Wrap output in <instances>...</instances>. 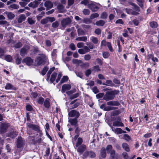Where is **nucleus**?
I'll return each instance as SVG.
<instances>
[{
    "mask_svg": "<svg viewBox=\"0 0 159 159\" xmlns=\"http://www.w3.org/2000/svg\"><path fill=\"white\" fill-rule=\"evenodd\" d=\"M39 3V2L37 0H35L34 1L30 2L28 4V6L30 7L35 8L38 6Z\"/></svg>",
    "mask_w": 159,
    "mask_h": 159,
    "instance_id": "9b49d317",
    "label": "nucleus"
},
{
    "mask_svg": "<svg viewBox=\"0 0 159 159\" xmlns=\"http://www.w3.org/2000/svg\"><path fill=\"white\" fill-rule=\"evenodd\" d=\"M111 128L113 131L117 134H125L126 133L125 131L122 130L120 128H116L113 129L112 127H111Z\"/></svg>",
    "mask_w": 159,
    "mask_h": 159,
    "instance_id": "f8f14e48",
    "label": "nucleus"
},
{
    "mask_svg": "<svg viewBox=\"0 0 159 159\" xmlns=\"http://www.w3.org/2000/svg\"><path fill=\"white\" fill-rule=\"evenodd\" d=\"M90 39L93 43L95 44H97L98 42V38L94 36H92L90 37Z\"/></svg>",
    "mask_w": 159,
    "mask_h": 159,
    "instance_id": "c9c22d12",
    "label": "nucleus"
},
{
    "mask_svg": "<svg viewBox=\"0 0 159 159\" xmlns=\"http://www.w3.org/2000/svg\"><path fill=\"white\" fill-rule=\"evenodd\" d=\"M72 61L74 64H80L82 63V61L80 60H78L76 59H73Z\"/></svg>",
    "mask_w": 159,
    "mask_h": 159,
    "instance_id": "5fc2aeb1",
    "label": "nucleus"
},
{
    "mask_svg": "<svg viewBox=\"0 0 159 159\" xmlns=\"http://www.w3.org/2000/svg\"><path fill=\"white\" fill-rule=\"evenodd\" d=\"M122 138L125 139L127 141H129L131 139V137L128 135L124 134L122 135Z\"/></svg>",
    "mask_w": 159,
    "mask_h": 159,
    "instance_id": "cd10ccee",
    "label": "nucleus"
},
{
    "mask_svg": "<svg viewBox=\"0 0 159 159\" xmlns=\"http://www.w3.org/2000/svg\"><path fill=\"white\" fill-rule=\"evenodd\" d=\"M105 23L104 21L102 20H100L97 21L95 23V24L98 26H103Z\"/></svg>",
    "mask_w": 159,
    "mask_h": 159,
    "instance_id": "5701e85b",
    "label": "nucleus"
},
{
    "mask_svg": "<svg viewBox=\"0 0 159 159\" xmlns=\"http://www.w3.org/2000/svg\"><path fill=\"white\" fill-rule=\"evenodd\" d=\"M87 39V38L86 36L79 37L76 38V40L77 41H83L86 42Z\"/></svg>",
    "mask_w": 159,
    "mask_h": 159,
    "instance_id": "a878e982",
    "label": "nucleus"
},
{
    "mask_svg": "<svg viewBox=\"0 0 159 159\" xmlns=\"http://www.w3.org/2000/svg\"><path fill=\"white\" fill-rule=\"evenodd\" d=\"M113 125L115 126H123L124 124L120 121H115L113 122Z\"/></svg>",
    "mask_w": 159,
    "mask_h": 159,
    "instance_id": "4be33fe9",
    "label": "nucleus"
},
{
    "mask_svg": "<svg viewBox=\"0 0 159 159\" xmlns=\"http://www.w3.org/2000/svg\"><path fill=\"white\" fill-rule=\"evenodd\" d=\"M49 99L47 98L44 101L43 106L46 108H48L50 106Z\"/></svg>",
    "mask_w": 159,
    "mask_h": 159,
    "instance_id": "6ab92c4d",
    "label": "nucleus"
},
{
    "mask_svg": "<svg viewBox=\"0 0 159 159\" xmlns=\"http://www.w3.org/2000/svg\"><path fill=\"white\" fill-rule=\"evenodd\" d=\"M5 89L7 90H16L15 87L10 83H8L5 86Z\"/></svg>",
    "mask_w": 159,
    "mask_h": 159,
    "instance_id": "aec40b11",
    "label": "nucleus"
},
{
    "mask_svg": "<svg viewBox=\"0 0 159 159\" xmlns=\"http://www.w3.org/2000/svg\"><path fill=\"white\" fill-rule=\"evenodd\" d=\"M28 127L29 128L30 130H33L39 133L40 136L42 135V133L40 130L39 127L38 126L30 124L28 125Z\"/></svg>",
    "mask_w": 159,
    "mask_h": 159,
    "instance_id": "7ed1b4c3",
    "label": "nucleus"
},
{
    "mask_svg": "<svg viewBox=\"0 0 159 159\" xmlns=\"http://www.w3.org/2000/svg\"><path fill=\"white\" fill-rule=\"evenodd\" d=\"M0 126V132L2 133H3L6 132L9 126V124L8 123L1 122Z\"/></svg>",
    "mask_w": 159,
    "mask_h": 159,
    "instance_id": "423d86ee",
    "label": "nucleus"
},
{
    "mask_svg": "<svg viewBox=\"0 0 159 159\" xmlns=\"http://www.w3.org/2000/svg\"><path fill=\"white\" fill-rule=\"evenodd\" d=\"M110 159H118L117 154H116V152L114 150H113L111 152V153H110Z\"/></svg>",
    "mask_w": 159,
    "mask_h": 159,
    "instance_id": "4468645a",
    "label": "nucleus"
},
{
    "mask_svg": "<svg viewBox=\"0 0 159 159\" xmlns=\"http://www.w3.org/2000/svg\"><path fill=\"white\" fill-rule=\"evenodd\" d=\"M107 17V14L105 12H102L101 15V18L102 19H106Z\"/></svg>",
    "mask_w": 159,
    "mask_h": 159,
    "instance_id": "13d9d810",
    "label": "nucleus"
},
{
    "mask_svg": "<svg viewBox=\"0 0 159 159\" xmlns=\"http://www.w3.org/2000/svg\"><path fill=\"white\" fill-rule=\"evenodd\" d=\"M148 57L149 59H151L154 62L158 61V59L157 57H154L153 55L152 54L148 55Z\"/></svg>",
    "mask_w": 159,
    "mask_h": 159,
    "instance_id": "c756f323",
    "label": "nucleus"
},
{
    "mask_svg": "<svg viewBox=\"0 0 159 159\" xmlns=\"http://www.w3.org/2000/svg\"><path fill=\"white\" fill-rule=\"evenodd\" d=\"M44 101V98L42 97H40L39 98L37 102L39 104L42 105L43 104Z\"/></svg>",
    "mask_w": 159,
    "mask_h": 159,
    "instance_id": "6e6d98bb",
    "label": "nucleus"
},
{
    "mask_svg": "<svg viewBox=\"0 0 159 159\" xmlns=\"http://www.w3.org/2000/svg\"><path fill=\"white\" fill-rule=\"evenodd\" d=\"M96 156L95 153L92 151H89V157L91 158H93L95 157Z\"/></svg>",
    "mask_w": 159,
    "mask_h": 159,
    "instance_id": "603ef678",
    "label": "nucleus"
},
{
    "mask_svg": "<svg viewBox=\"0 0 159 159\" xmlns=\"http://www.w3.org/2000/svg\"><path fill=\"white\" fill-rule=\"evenodd\" d=\"M119 91L114 90L107 91L103 96V99L106 101H108L114 99L115 95L118 94Z\"/></svg>",
    "mask_w": 159,
    "mask_h": 159,
    "instance_id": "f257e3e1",
    "label": "nucleus"
},
{
    "mask_svg": "<svg viewBox=\"0 0 159 159\" xmlns=\"http://www.w3.org/2000/svg\"><path fill=\"white\" fill-rule=\"evenodd\" d=\"M116 107L111 106H107L105 108V111H110L115 110L116 109Z\"/></svg>",
    "mask_w": 159,
    "mask_h": 159,
    "instance_id": "ea45409f",
    "label": "nucleus"
},
{
    "mask_svg": "<svg viewBox=\"0 0 159 159\" xmlns=\"http://www.w3.org/2000/svg\"><path fill=\"white\" fill-rule=\"evenodd\" d=\"M44 6L47 9H49L52 7L53 5L52 3L50 1H47L45 2Z\"/></svg>",
    "mask_w": 159,
    "mask_h": 159,
    "instance_id": "f3484780",
    "label": "nucleus"
},
{
    "mask_svg": "<svg viewBox=\"0 0 159 159\" xmlns=\"http://www.w3.org/2000/svg\"><path fill=\"white\" fill-rule=\"evenodd\" d=\"M80 116L79 111L75 110H73L70 111L68 113V116L70 117H75L77 119Z\"/></svg>",
    "mask_w": 159,
    "mask_h": 159,
    "instance_id": "39448f33",
    "label": "nucleus"
},
{
    "mask_svg": "<svg viewBox=\"0 0 159 159\" xmlns=\"http://www.w3.org/2000/svg\"><path fill=\"white\" fill-rule=\"evenodd\" d=\"M122 155L124 159H129V157L126 152H123L122 153Z\"/></svg>",
    "mask_w": 159,
    "mask_h": 159,
    "instance_id": "680f3d73",
    "label": "nucleus"
},
{
    "mask_svg": "<svg viewBox=\"0 0 159 159\" xmlns=\"http://www.w3.org/2000/svg\"><path fill=\"white\" fill-rule=\"evenodd\" d=\"M149 25L150 27L153 28H156L157 27V24L155 21H152L150 22Z\"/></svg>",
    "mask_w": 159,
    "mask_h": 159,
    "instance_id": "473e14b6",
    "label": "nucleus"
},
{
    "mask_svg": "<svg viewBox=\"0 0 159 159\" xmlns=\"http://www.w3.org/2000/svg\"><path fill=\"white\" fill-rule=\"evenodd\" d=\"M101 155L103 158H105L106 156V153L105 149L104 148H102L101 150Z\"/></svg>",
    "mask_w": 159,
    "mask_h": 159,
    "instance_id": "393cba45",
    "label": "nucleus"
},
{
    "mask_svg": "<svg viewBox=\"0 0 159 159\" xmlns=\"http://www.w3.org/2000/svg\"><path fill=\"white\" fill-rule=\"evenodd\" d=\"M56 53L57 51L55 49H53L51 55L52 57L53 60H55L56 59L57 56Z\"/></svg>",
    "mask_w": 159,
    "mask_h": 159,
    "instance_id": "58836bf2",
    "label": "nucleus"
},
{
    "mask_svg": "<svg viewBox=\"0 0 159 159\" xmlns=\"http://www.w3.org/2000/svg\"><path fill=\"white\" fill-rule=\"evenodd\" d=\"M31 95L32 97L35 98L38 96V94L36 92H32L31 93Z\"/></svg>",
    "mask_w": 159,
    "mask_h": 159,
    "instance_id": "e2e57ef3",
    "label": "nucleus"
},
{
    "mask_svg": "<svg viewBox=\"0 0 159 159\" xmlns=\"http://www.w3.org/2000/svg\"><path fill=\"white\" fill-rule=\"evenodd\" d=\"M59 25V22L57 21H56L52 23V26L53 28H57L58 27Z\"/></svg>",
    "mask_w": 159,
    "mask_h": 159,
    "instance_id": "a18cd8bd",
    "label": "nucleus"
},
{
    "mask_svg": "<svg viewBox=\"0 0 159 159\" xmlns=\"http://www.w3.org/2000/svg\"><path fill=\"white\" fill-rule=\"evenodd\" d=\"M84 58L85 61H89L91 58V56L89 54L85 55L84 56Z\"/></svg>",
    "mask_w": 159,
    "mask_h": 159,
    "instance_id": "8fccbe9b",
    "label": "nucleus"
},
{
    "mask_svg": "<svg viewBox=\"0 0 159 159\" xmlns=\"http://www.w3.org/2000/svg\"><path fill=\"white\" fill-rule=\"evenodd\" d=\"M0 25H3L5 26H7L9 25L10 24L6 20H0Z\"/></svg>",
    "mask_w": 159,
    "mask_h": 159,
    "instance_id": "de8ad7c7",
    "label": "nucleus"
},
{
    "mask_svg": "<svg viewBox=\"0 0 159 159\" xmlns=\"http://www.w3.org/2000/svg\"><path fill=\"white\" fill-rule=\"evenodd\" d=\"M77 119L75 118L69 120V121L72 125H75L77 123Z\"/></svg>",
    "mask_w": 159,
    "mask_h": 159,
    "instance_id": "7c9ffc66",
    "label": "nucleus"
},
{
    "mask_svg": "<svg viewBox=\"0 0 159 159\" xmlns=\"http://www.w3.org/2000/svg\"><path fill=\"white\" fill-rule=\"evenodd\" d=\"M19 5L16 4H13L11 5L9 7V9L12 8L14 9H17L19 8Z\"/></svg>",
    "mask_w": 159,
    "mask_h": 159,
    "instance_id": "37998d69",
    "label": "nucleus"
},
{
    "mask_svg": "<svg viewBox=\"0 0 159 159\" xmlns=\"http://www.w3.org/2000/svg\"><path fill=\"white\" fill-rule=\"evenodd\" d=\"M4 14H6L8 19L10 20L12 19L15 17V15L11 12L6 11L4 12Z\"/></svg>",
    "mask_w": 159,
    "mask_h": 159,
    "instance_id": "dca6fc26",
    "label": "nucleus"
},
{
    "mask_svg": "<svg viewBox=\"0 0 159 159\" xmlns=\"http://www.w3.org/2000/svg\"><path fill=\"white\" fill-rule=\"evenodd\" d=\"M99 16V14L97 13H93L90 15V18L91 19H93L95 18L98 17Z\"/></svg>",
    "mask_w": 159,
    "mask_h": 159,
    "instance_id": "49530a36",
    "label": "nucleus"
},
{
    "mask_svg": "<svg viewBox=\"0 0 159 159\" xmlns=\"http://www.w3.org/2000/svg\"><path fill=\"white\" fill-rule=\"evenodd\" d=\"M122 148L126 152H129L130 151L129 145L126 143H123L122 144Z\"/></svg>",
    "mask_w": 159,
    "mask_h": 159,
    "instance_id": "412c9836",
    "label": "nucleus"
},
{
    "mask_svg": "<svg viewBox=\"0 0 159 159\" xmlns=\"http://www.w3.org/2000/svg\"><path fill=\"white\" fill-rule=\"evenodd\" d=\"M109 54L108 52H104L102 53V56L104 58H107L109 56Z\"/></svg>",
    "mask_w": 159,
    "mask_h": 159,
    "instance_id": "4d7b16f0",
    "label": "nucleus"
},
{
    "mask_svg": "<svg viewBox=\"0 0 159 159\" xmlns=\"http://www.w3.org/2000/svg\"><path fill=\"white\" fill-rule=\"evenodd\" d=\"M104 94L102 93H100L96 95V97L97 98L99 99L103 97L104 96Z\"/></svg>",
    "mask_w": 159,
    "mask_h": 159,
    "instance_id": "0e129e2a",
    "label": "nucleus"
},
{
    "mask_svg": "<svg viewBox=\"0 0 159 159\" xmlns=\"http://www.w3.org/2000/svg\"><path fill=\"white\" fill-rule=\"evenodd\" d=\"M86 149V146L84 144H82L78 147L77 151L80 154H81Z\"/></svg>",
    "mask_w": 159,
    "mask_h": 159,
    "instance_id": "1a4fd4ad",
    "label": "nucleus"
},
{
    "mask_svg": "<svg viewBox=\"0 0 159 159\" xmlns=\"http://www.w3.org/2000/svg\"><path fill=\"white\" fill-rule=\"evenodd\" d=\"M57 74L56 72H53L51 75L50 81L52 83H53L55 80Z\"/></svg>",
    "mask_w": 159,
    "mask_h": 159,
    "instance_id": "c85d7f7f",
    "label": "nucleus"
},
{
    "mask_svg": "<svg viewBox=\"0 0 159 159\" xmlns=\"http://www.w3.org/2000/svg\"><path fill=\"white\" fill-rule=\"evenodd\" d=\"M48 22V17L43 19L41 20V23L42 24H44L47 23Z\"/></svg>",
    "mask_w": 159,
    "mask_h": 159,
    "instance_id": "052dcab7",
    "label": "nucleus"
},
{
    "mask_svg": "<svg viewBox=\"0 0 159 159\" xmlns=\"http://www.w3.org/2000/svg\"><path fill=\"white\" fill-rule=\"evenodd\" d=\"M23 61L28 66L32 65L33 63V59L29 57H27L24 58Z\"/></svg>",
    "mask_w": 159,
    "mask_h": 159,
    "instance_id": "9d476101",
    "label": "nucleus"
},
{
    "mask_svg": "<svg viewBox=\"0 0 159 159\" xmlns=\"http://www.w3.org/2000/svg\"><path fill=\"white\" fill-rule=\"evenodd\" d=\"M25 140L21 137H19L17 140V146L18 148H20L24 144Z\"/></svg>",
    "mask_w": 159,
    "mask_h": 159,
    "instance_id": "0eeeda50",
    "label": "nucleus"
},
{
    "mask_svg": "<svg viewBox=\"0 0 159 159\" xmlns=\"http://www.w3.org/2000/svg\"><path fill=\"white\" fill-rule=\"evenodd\" d=\"M47 58L44 54L41 55L38 57L35 60V62L38 65H44L45 64Z\"/></svg>",
    "mask_w": 159,
    "mask_h": 159,
    "instance_id": "f03ea898",
    "label": "nucleus"
},
{
    "mask_svg": "<svg viewBox=\"0 0 159 159\" xmlns=\"http://www.w3.org/2000/svg\"><path fill=\"white\" fill-rule=\"evenodd\" d=\"M112 147L111 145H108L106 147V150L107 152V153H111V152L113 150L112 149Z\"/></svg>",
    "mask_w": 159,
    "mask_h": 159,
    "instance_id": "e433bc0d",
    "label": "nucleus"
},
{
    "mask_svg": "<svg viewBox=\"0 0 159 159\" xmlns=\"http://www.w3.org/2000/svg\"><path fill=\"white\" fill-rule=\"evenodd\" d=\"M48 68L46 67H44L42 70V71H41V74L43 75H44L46 73V72H47V70H48Z\"/></svg>",
    "mask_w": 159,
    "mask_h": 159,
    "instance_id": "3c124183",
    "label": "nucleus"
},
{
    "mask_svg": "<svg viewBox=\"0 0 159 159\" xmlns=\"http://www.w3.org/2000/svg\"><path fill=\"white\" fill-rule=\"evenodd\" d=\"M22 46V44L21 42H19L16 43L15 45V47L16 48H19Z\"/></svg>",
    "mask_w": 159,
    "mask_h": 159,
    "instance_id": "774afa93",
    "label": "nucleus"
},
{
    "mask_svg": "<svg viewBox=\"0 0 159 159\" xmlns=\"http://www.w3.org/2000/svg\"><path fill=\"white\" fill-rule=\"evenodd\" d=\"M71 22L70 19L69 17L63 19L61 21V26L65 28L67 26L69 25Z\"/></svg>",
    "mask_w": 159,
    "mask_h": 159,
    "instance_id": "20e7f679",
    "label": "nucleus"
},
{
    "mask_svg": "<svg viewBox=\"0 0 159 159\" xmlns=\"http://www.w3.org/2000/svg\"><path fill=\"white\" fill-rule=\"evenodd\" d=\"M27 49L25 48H22L20 50V55L22 56H24L25 55V54L26 53V52L27 51Z\"/></svg>",
    "mask_w": 159,
    "mask_h": 159,
    "instance_id": "f704fd0d",
    "label": "nucleus"
},
{
    "mask_svg": "<svg viewBox=\"0 0 159 159\" xmlns=\"http://www.w3.org/2000/svg\"><path fill=\"white\" fill-rule=\"evenodd\" d=\"M75 74L76 75L82 78L83 77V74L81 72H78V71H76V72H75Z\"/></svg>",
    "mask_w": 159,
    "mask_h": 159,
    "instance_id": "338daca9",
    "label": "nucleus"
},
{
    "mask_svg": "<svg viewBox=\"0 0 159 159\" xmlns=\"http://www.w3.org/2000/svg\"><path fill=\"white\" fill-rule=\"evenodd\" d=\"M55 69V67H53L52 68H51L48 71L47 75V80L48 79H49L50 77V76L52 72Z\"/></svg>",
    "mask_w": 159,
    "mask_h": 159,
    "instance_id": "4c0bfd02",
    "label": "nucleus"
},
{
    "mask_svg": "<svg viewBox=\"0 0 159 159\" xmlns=\"http://www.w3.org/2000/svg\"><path fill=\"white\" fill-rule=\"evenodd\" d=\"M107 45L110 51L111 52H113V50L111 43L109 42H107Z\"/></svg>",
    "mask_w": 159,
    "mask_h": 159,
    "instance_id": "bf43d9fd",
    "label": "nucleus"
},
{
    "mask_svg": "<svg viewBox=\"0 0 159 159\" xmlns=\"http://www.w3.org/2000/svg\"><path fill=\"white\" fill-rule=\"evenodd\" d=\"M107 104L108 106H118L120 103L117 101H110L107 102Z\"/></svg>",
    "mask_w": 159,
    "mask_h": 159,
    "instance_id": "ddd939ff",
    "label": "nucleus"
},
{
    "mask_svg": "<svg viewBox=\"0 0 159 159\" xmlns=\"http://www.w3.org/2000/svg\"><path fill=\"white\" fill-rule=\"evenodd\" d=\"M103 85H106L110 86H113L114 84L112 83V81L111 80H107L106 81V83H103L102 84Z\"/></svg>",
    "mask_w": 159,
    "mask_h": 159,
    "instance_id": "b1692460",
    "label": "nucleus"
},
{
    "mask_svg": "<svg viewBox=\"0 0 159 159\" xmlns=\"http://www.w3.org/2000/svg\"><path fill=\"white\" fill-rule=\"evenodd\" d=\"M131 5L134 7V9L137 11H139L140 9L139 7L134 3H132Z\"/></svg>",
    "mask_w": 159,
    "mask_h": 159,
    "instance_id": "09e8293b",
    "label": "nucleus"
},
{
    "mask_svg": "<svg viewBox=\"0 0 159 159\" xmlns=\"http://www.w3.org/2000/svg\"><path fill=\"white\" fill-rule=\"evenodd\" d=\"M83 12L85 15H89L90 14V11L88 9H84L83 11Z\"/></svg>",
    "mask_w": 159,
    "mask_h": 159,
    "instance_id": "69168bd1",
    "label": "nucleus"
},
{
    "mask_svg": "<svg viewBox=\"0 0 159 159\" xmlns=\"http://www.w3.org/2000/svg\"><path fill=\"white\" fill-rule=\"evenodd\" d=\"M68 77L66 76H63L61 80V81H60V83L61 84L63 83L64 82H65V81L67 80H68Z\"/></svg>",
    "mask_w": 159,
    "mask_h": 159,
    "instance_id": "864d4df0",
    "label": "nucleus"
},
{
    "mask_svg": "<svg viewBox=\"0 0 159 159\" xmlns=\"http://www.w3.org/2000/svg\"><path fill=\"white\" fill-rule=\"evenodd\" d=\"M5 59L8 62H11L12 60V58L11 56L7 55L5 57Z\"/></svg>",
    "mask_w": 159,
    "mask_h": 159,
    "instance_id": "79ce46f5",
    "label": "nucleus"
},
{
    "mask_svg": "<svg viewBox=\"0 0 159 159\" xmlns=\"http://www.w3.org/2000/svg\"><path fill=\"white\" fill-rule=\"evenodd\" d=\"M57 9L60 12H63L64 11V7L62 4H59L57 7Z\"/></svg>",
    "mask_w": 159,
    "mask_h": 159,
    "instance_id": "a19ab883",
    "label": "nucleus"
},
{
    "mask_svg": "<svg viewBox=\"0 0 159 159\" xmlns=\"http://www.w3.org/2000/svg\"><path fill=\"white\" fill-rule=\"evenodd\" d=\"M83 142V139L81 138H79L77 140L76 144V147H78L79 146L81 145Z\"/></svg>",
    "mask_w": 159,
    "mask_h": 159,
    "instance_id": "2f4dec72",
    "label": "nucleus"
},
{
    "mask_svg": "<svg viewBox=\"0 0 159 159\" xmlns=\"http://www.w3.org/2000/svg\"><path fill=\"white\" fill-rule=\"evenodd\" d=\"M77 32L79 35H83L85 34V32L81 28H79L77 29Z\"/></svg>",
    "mask_w": 159,
    "mask_h": 159,
    "instance_id": "72a5a7b5",
    "label": "nucleus"
},
{
    "mask_svg": "<svg viewBox=\"0 0 159 159\" xmlns=\"http://www.w3.org/2000/svg\"><path fill=\"white\" fill-rule=\"evenodd\" d=\"M18 133L16 131H13L10 132L9 134V136L12 138H15L18 135Z\"/></svg>",
    "mask_w": 159,
    "mask_h": 159,
    "instance_id": "bb28decb",
    "label": "nucleus"
},
{
    "mask_svg": "<svg viewBox=\"0 0 159 159\" xmlns=\"http://www.w3.org/2000/svg\"><path fill=\"white\" fill-rule=\"evenodd\" d=\"M71 88V86L69 84H65L62 85V90L63 92L65 91L70 90Z\"/></svg>",
    "mask_w": 159,
    "mask_h": 159,
    "instance_id": "2eb2a0df",
    "label": "nucleus"
},
{
    "mask_svg": "<svg viewBox=\"0 0 159 159\" xmlns=\"http://www.w3.org/2000/svg\"><path fill=\"white\" fill-rule=\"evenodd\" d=\"M88 7L92 11H97L98 9V7L94 3H92L88 5Z\"/></svg>",
    "mask_w": 159,
    "mask_h": 159,
    "instance_id": "6e6552de",
    "label": "nucleus"
},
{
    "mask_svg": "<svg viewBox=\"0 0 159 159\" xmlns=\"http://www.w3.org/2000/svg\"><path fill=\"white\" fill-rule=\"evenodd\" d=\"M82 21L83 23L86 24H89L91 22V21L90 20V19L88 18H84L82 20Z\"/></svg>",
    "mask_w": 159,
    "mask_h": 159,
    "instance_id": "c03bdc74",
    "label": "nucleus"
},
{
    "mask_svg": "<svg viewBox=\"0 0 159 159\" xmlns=\"http://www.w3.org/2000/svg\"><path fill=\"white\" fill-rule=\"evenodd\" d=\"M26 19V16L24 14H21L20 16L18 19V22L19 23H21L23 21L25 20Z\"/></svg>",
    "mask_w": 159,
    "mask_h": 159,
    "instance_id": "a211bd4d",
    "label": "nucleus"
}]
</instances>
